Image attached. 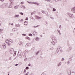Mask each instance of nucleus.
I'll list each match as a JSON object with an SVG mask.
<instances>
[{"label":"nucleus","mask_w":75,"mask_h":75,"mask_svg":"<svg viewBox=\"0 0 75 75\" xmlns=\"http://www.w3.org/2000/svg\"><path fill=\"white\" fill-rule=\"evenodd\" d=\"M71 11L73 13H75V7L72 9Z\"/></svg>","instance_id":"nucleus-1"},{"label":"nucleus","mask_w":75,"mask_h":75,"mask_svg":"<svg viewBox=\"0 0 75 75\" xmlns=\"http://www.w3.org/2000/svg\"><path fill=\"white\" fill-rule=\"evenodd\" d=\"M31 3L32 4H36L37 6H38V5H39L38 3L37 2H32Z\"/></svg>","instance_id":"nucleus-2"},{"label":"nucleus","mask_w":75,"mask_h":75,"mask_svg":"<svg viewBox=\"0 0 75 75\" xmlns=\"http://www.w3.org/2000/svg\"><path fill=\"white\" fill-rule=\"evenodd\" d=\"M2 45L3 46V48H6V44L5 43H3Z\"/></svg>","instance_id":"nucleus-3"},{"label":"nucleus","mask_w":75,"mask_h":75,"mask_svg":"<svg viewBox=\"0 0 75 75\" xmlns=\"http://www.w3.org/2000/svg\"><path fill=\"white\" fill-rule=\"evenodd\" d=\"M10 52H11L12 51H14V49L11 48L10 49Z\"/></svg>","instance_id":"nucleus-4"},{"label":"nucleus","mask_w":75,"mask_h":75,"mask_svg":"<svg viewBox=\"0 0 75 75\" xmlns=\"http://www.w3.org/2000/svg\"><path fill=\"white\" fill-rule=\"evenodd\" d=\"M5 42L7 43V44H8L9 42V41H8V40L6 39L5 40Z\"/></svg>","instance_id":"nucleus-5"},{"label":"nucleus","mask_w":75,"mask_h":75,"mask_svg":"<svg viewBox=\"0 0 75 75\" xmlns=\"http://www.w3.org/2000/svg\"><path fill=\"white\" fill-rule=\"evenodd\" d=\"M36 19H40V18H41V17H39L38 16H36Z\"/></svg>","instance_id":"nucleus-6"},{"label":"nucleus","mask_w":75,"mask_h":75,"mask_svg":"<svg viewBox=\"0 0 75 75\" xmlns=\"http://www.w3.org/2000/svg\"><path fill=\"white\" fill-rule=\"evenodd\" d=\"M24 24H25V25H26L27 24V21L25 22H24Z\"/></svg>","instance_id":"nucleus-7"},{"label":"nucleus","mask_w":75,"mask_h":75,"mask_svg":"<svg viewBox=\"0 0 75 75\" xmlns=\"http://www.w3.org/2000/svg\"><path fill=\"white\" fill-rule=\"evenodd\" d=\"M18 17H19V15H16L15 16V18Z\"/></svg>","instance_id":"nucleus-8"},{"label":"nucleus","mask_w":75,"mask_h":75,"mask_svg":"<svg viewBox=\"0 0 75 75\" xmlns=\"http://www.w3.org/2000/svg\"><path fill=\"white\" fill-rule=\"evenodd\" d=\"M3 29H1L0 30V33H3Z\"/></svg>","instance_id":"nucleus-9"},{"label":"nucleus","mask_w":75,"mask_h":75,"mask_svg":"<svg viewBox=\"0 0 75 75\" xmlns=\"http://www.w3.org/2000/svg\"><path fill=\"white\" fill-rule=\"evenodd\" d=\"M26 39H28L29 40H30V38L28 37H26L25 38Z\"/></svg>","instance_id":"nucleus-10"},{"label":"nucleus","mask_w":75,"mask_h":75,"mask_svg":"<svg viewBox=\"0 0 75 75\" xmlns=\"http://www.w3.org/2000/svg\"><path fill=\"white\" fill-rule=\"evenodd\" d=\"M39 40V38H37L35 39V40H36V41H38V40Z\"/></svg>","instance_id":"nucleus-11"},{"label":"nucleus","mask_w":75,"mask_h":75,"mask_svg":"<svg viewBox=\"0 0 75 75\" xmlns=\"http://www.w3.org/2000/svg\"><path fill=\"white\" fill-rule=\"evenodd\" d=\"M52 44H53V45H54V44H55V43L54 42H52Z\"/></svg>","instance_id":"nucleus-12"},{"label":"nucleus","mask_w":75,"mask_h":75,"mask_svg":"<svg viewBox=\"0 0 75 75\" xmlns=\"http://www.w3.org/2000/svg\"><path fill=\"white\" fill-rule=\"evenodd\" d=\"M19 13L20 14L22 15H23V14H24V13H22V12H20Z\"/></svg>","instance_id":"nucleus-13"},{"label":"nucleus","mask_w":75,"mask_h":75,"mask_svg":"<svg viewBox=\"0 0 75 75\" xmlns=\"http://www.w3.org/2000/svg\"><path fill=\"white\" fill-rule=\"evenodd\" d=\"M14 8L16 9V8H18V7L17 6H14Z\"/></svg>","instance_id":"nucleus-14"},{"label":"nucleus","mask_w":75,"mask_h":75,"mask_svg":"<svg viewBox=\"0 0 75 75\" xmlns=\"http://www.w3.org/2000/svg\"><path fill=\"white\" fill-rule=\"evenodd\" d=\"M56 9H55V8H53V11H56Z\"/></svg>","instance_id":"nucleus-15"},{"label":"nucleus","mask_w":75,"mask_h":75,"mask_svg":"<svg viewBox=\"0 0 75 75\" xmlns=\"http://www.w3.org/2000/svg\"><path fill=\"white\" fill-rule=\"evenodd\" d=\"M29 36H33V35L32 34H29Z\"/></svg>","instance_id":"nucleus-16"},{"label":"nucleus","mask_w":75,"mask_h":75,"mask_svg":"<svg viewBox=\"0 0 75 75\" xmlns=\"http://www.w3.org/2000/svg\"><path fill=\"white\" fill-rule=\"evenodd\" d=\"M61 65V63H59V64L58 65V67H59V66H60Z\"/></svg>","instance_id":"nucleus-17"},{"label":"nucleus","mask_w":75,"mask_h":75,"mask_svg":"<svg viewBox=\"0 0 75 75\" xmlns=\"http://www.w3.org/2000/svg\"><path fill=\"white\" fill-rule=\"evenodd\" d=\"M23 4L24 2H22L21 3V4Z\"/></svg>","instance_id":"nucleus-18"},{"label":"nucleus","mask_w":75,"mask_h":75,"mask_svg":"<svg viewBox=\"0 0 75 75\" xmlns=\"http://www.w3.org/2000/svg\"><path fill=\"white\" fill-rule=\"evenodd\" d=\"M7 44H8V45H10V43H9V42H8V43H7Z\"/></svg>","instance_id":"nucleus-19"},{"label":"nucleus","mask_w":75,"mask_h":75,"mask_svg":"<svg viewBox=\"0 0 75 75\" xmlns=\"http://www.w3.org/2000/svg\"><path fill=\"white\" fill-rule=\"evenodd\" d=\"M22 35H24V36H26V35L25 34H23Z\"/></svg>","instance_id":"nucleus-20"},{"label":"nucleus","mask_w":75,"mask_h":75,"mask_svg":"<svg viewBox=\"0 0 75 75\" xmlns=\"http://www.w3.org/2000/svg\"><path fill=\"white\" fill-rule=\"evenodd\" d=\"M42 13H45V12H44V11H42Z\"/></svg>","instance_id":"nucleus-21"},{"label":"nucleus","mask_w":75,"mask_h":75,"mask_svg":"<svg viewBox=\"0 0 75 75\" xmlns=\"http://www.w3.org/2000/svg\"><path fill=\"white\" fill-rule=\"evenodd\" d=\"M25 20H28V18H26Z\"/></svg>","instance_id":"nucleus-22"},{"label":"nucleus","mask_w":75,"mask_h":75,"mask_svg":"<svg viewBox=\"0 0 75 75\" xmlns=\"http://www.w3.org/2000/svg\"><path fill=\"white\" fill-rule=\"evenodd\" d=\"M39 53V52H36V54H38V53Z\"/></svg>","instance_id":"nucleus-23"},{"label":"nucleus","mask_w":75,"mask_h":75,"mask_svg":"<svg viewBox=\"0 0 75 75\" xmlns=\"http://www.w3.org/2000/svg\"><path fill=\"white\" fill-rule=\"evenodd\" d=\"M58 32L59 33V34L60 35L61 33H60V31H58Z\"/></svg>","instance_id":"nucleus-24"},{"label":"nucleus","mask_w":75,"mask_h":75,"mask_svg":"<svg viewBox=\"0 0 75 75\" xmlns=\"http://www.w3.org/2000/svg\"><path fill=\"white\" fill-rule=\"evenodd\" d=\"M45 1H50V0H45Z\"/></svg>","instance_id":"nucleus-25"},{"label":"nucleus","mask_w":75,"mask_h":75,"mask_svg":"<svg viewBox=\"0 0 75 75\" xmlns=\"http://www.w3.org/2000/svg\"><path fill=\"white\" fill-rule=\"evenodd\" d=\"M59 28H61V25H60L59 26Z\"/></svg>","instance_id":"nucleus-26"},{"label":"nucleus","mask_w":75,"mask_h":75,"mask_svg":"<svg viewBox=\"0 0 75 75\" xmlns=\"http://www.w3.org/2000/svg\"><path fill=\"white\" fill-rule=\"evenodd\" d=\"M64 59L62 58V61H64Z\"/></svg>","instance_id":"nucleus-27"},{"label":"nucleus","mask_w":75,"mask_h":75,"mask_svg":"<svg viewBox=\"0 0 75 75\" xmlns=\"http://www.w3.org/2000/svg\"><path fill=\"white\" fill-rule=\"evenodd\" d=\"M26 69H28V67H26Z\"/></svg>","instance_id":"nucleus-28"},{"label":"nucleus","mask_w":75,"mask_h":75,"mask_svg":"<svg viewBox=\"0 0 75 75\" xmlns=\"http://www.w3.org/2000/svg\"><path fill=\"white\" fill-rule=\"evenodd\" d=\"M24 72H26V70H24Z\"/></svg>","instance_id":"nucleus-29"},{"label":"nucleus","mask_w":75,"mask_h":75,"mask_svg":"<svg viewBox=\"0 0 75 75\" xmlns=\"http://www.w3.org/2000/svg\"><path fill=\"white\" fill-rule=\"evenodd\" d=\"M28 3H29V4H30V3H31V2H30L28 1Z\"/></svg>","instance_id":"nucleus-30"},{"label":"nucleus","mask_w":75,"mask_h":75,"mask_svg":"<svg viewBox=\"0 0 75 75\" xmlns=\"http://www.w3.org/2000/svg\"><path fill=\"white\" fill-rule=\"evenodd\" d=\"M28 73H27L26 74H25V75H28Z\"/></svg>","instance_id":"nucleus-31"},{"label":"nucleus","mask_w":75,"mask_h":75,"mask_svg":"<svg viewBox=\"0 0 75 75\" xmlns=\"http://www.w3.org/2000/svg\"><path fill=\"white\" fill-rule=\"evenodd\" d=\"M17 65H18V64H16L15 66H17Z\"/></svg>","instance_id":"nucleus-32"},{"label":"nucleus","mask_w":75,"mask_h":75,"mask_svg":"<svg viewBox=\"0 0 75 75\" xmlns=\"http://www.w3.org/2000/svg\"><path fill=\"white\" fill-rule=\"evenodd\" d=\"M0 1H4V0H1Z\"/></svg>","instance_id":"nucleus-33"},{"label":"nucleus","mask_w":75,"mask_h":75,"mask_svg":"<svg viewBox=\"0 0 75 75\" xmlns=\"http://www.w3.org/2000/svg\"><path fill=\"white\" fill-rule=\"evenodd\" d=\"M1 22H0V26L1 25Z\"/></svg>","instance_id":"nucleus-34"},{"label":"nucleus","mask_w":75,"mask_h":75,"mask_svg":"<svg viewBox=\"0 0 75 75\" xmlns=\"http://www.w3.org/2000/svg\"><path fill=\"white\" fill-rule=\"evenodd\" d=\"M30 65H31V64H28V66H30Z\"/></svg>","instance_id":"nucleus-35"},{"label":"nucleus","mask_w":75,"mask_h":75,"mask_svg":"<svg viewBox=\"0 0 75 75\" xmlns=\"http://www.w3.org/2000/svg\"><path fill=\"white\" fill-rule=\"evenodd\" d=\"M11 41H12L11 40H9V41H10V42H11Z\"/></svg>","instance_id":"nucleus-36"},{"label":"nucleus","mask_w":75,"mask_h":75,"mask_svg":"<svg viewBox=\"0 0 75 75\" xmlns=\"http://www.w3.org/2000/svg\"><path fill=\"white\" fill-rule=\"evenodd\" d=\"M11 25H13V23H12L11 24Z\"/></svg>","instance_id":"nucleus-37"},{"label":"nucleus","mask_w":75,"mask_h":75,"mask_svg":"<svg viewBox=\"0 0 75 75\" xmlns=\"http://www.w3.org/2000/svg\"><path fill=\"white\" fill-rule=\"evenodd\" d=\"M11 0L13 1L14 0H9V1H11Z\"/></svg>","instance_id":"nucleus-38"},{"label":"nucleus","mask_w":75,"mask_h":75,"mask_svg":"<svg viewBox=\"0 0 75 75\" xmlns=\"http://www.w3.org/2000/svg\"><path fill=\"white\" fill-rule=\"evenodd\" d=\"M20 43V44H21V42H20L19 43Z\"/></svg>","instance_id":"nucleus-39"},{"label":"nucleus","mask_w":75,"mask_h":75,"mask_svg":"<svg viewBox=\"0 0 75 75\" xmlns=\"http://www.w3.org/2000/svg\"><path fill=\"white\" fill-rule=\"evenodd\" d=\"M52 40H53V38H52Z\"/></svg>","instance_id":"nucleus-40"},{"label":"nucleus","mask_w":75,"mask_h":75,"mask_svg":"<svg viewBox=\"0 0 75 75\" xmlns=\"http://www.w3.org/2000/svg\"><path fill=\"white\" fill-rule=\"evenodd\" d=\"M8 75H9V74H8Z\"/></svg>","instance_id":"nucleus-41"},{"label":"nucleus","mask_w":75,"mask_h":75,"mask_svg":"<svg viewBox=\"0 0 75 75\" xmlns=\"http://www.w3.org/2000/svg\"><path fill=\"white\" fill-rule=\"evenodd\" d=\"M34 33H35V32H34Z\"/></svg>","instance_id":"nucleus-42"}]
</instances>
